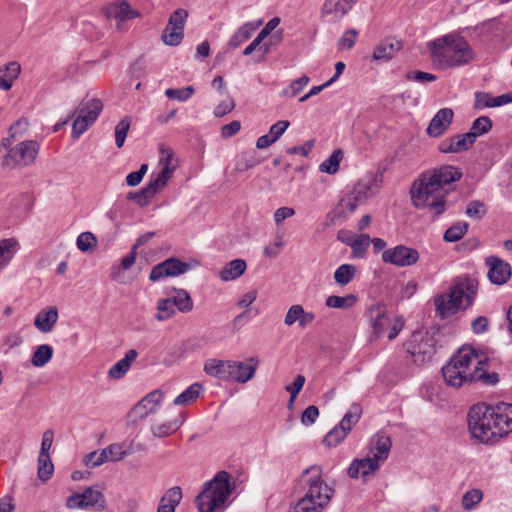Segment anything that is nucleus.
<instances>
[{
	"instance_id": "obj_37",
	"label": "nucleus",
	"mask_w": 512,
	"mask_h": 512,
	"mask_svg": "<svg viewBox=\"0 0 512 512\" xmlns=\"http://www.w3.org/2000/svg\"><path fill=\"white\" fill-rule=\"evenodd\" d=\"M376 184V179L371 176L370 179H361L357 182V184L354 186V189L352 191L351 196L355 198L357 201L362 203L366 198L369 197V194L371 195L374 193L372 191L373 185Z\"/></svg>"
},
{
	"instance_id": "obj_9",
	"label": "nucleus",
	"mask_w": 512,
	"mask_h": 512,
	"mask_svg": "<svg viewBox=\"0 0 512 512\" xmlns=\"http://www.w3.org/2000/svg\"><path fill=\"white\" fill-rule=\"evenodd\" d=\"M405 348L416 364L430 361L436 352L433 337L423 332H414L405 343Z\"/></svg>"
},
{
	"instance_id": "obj_61",
	"label": "nucleus",
	"mask_w": 512,
	"mask_h": 512,
	"mask_svg": "<svg viewBox=\"0 0 512 512\" xmlns=\"http://www.w3.org/2000/svg\"><path fill=\"white\" fill-rule=\"evenodd\" d=\"M153 197L147 191L145 187L141 188L137 192H129L127 194V200L137 203L140 207L147 206Z\"/></svg>"
},
{
	"instance_id": "obj_15",
	"label": "nucleus",
	"mask_w": 512,
	"mask_h": 512,
	"mask_svg": "<svg viewBox=\"0 0 512 512\" xmlns=\"http://www.w3.org/2000/svg\"><path fill=\"white\" fill-rule=\"evenodd\" d=\"M190 269L191 265L189 263L181 261L178 258L170 257L152 268L149 279L155 282L164 277H174L184 274Z\"/></svg>"
},
{
	"instance_id": "obj_31",
	"label": "nucleus",
	"mask_w": 512,
	"mask_h": 512,
	"mask_svg": "<svg viewBox=\"0 0 512 512\" xmlns=\"http://www.w3.org/2000/svg\"><path fill=\"white\" fill-rule=\"evenodd\" d=\"M247 264L244 259H235L227 263L219 273V278L224 281H232L239 278L246 271Z\"/></svg>"
},
{
	"instance_id": "obj_6",
	"label": "nucleus",
	"mask_w": 512,
	"mask_h": 512,
	"mask_svg": "<svg viewBox=\"0 0 512 512\" xmlns=\"http://www.w3.org/2000/svg\"><path fill=\"white\" fill-rule=\"evenodd\" d=\"M477 288L478 283L474 279L459 280L448 295H440L435 299L436 311L442 318H445L459 309H466L473 304Z\"/></svg>"
},
{
	"instance_id": "obj_22",
	"label": "nucleus",
	"mask_w": 512,
	"mask_h": 512,
	"mask_svg": "<svg viewBox=\"0 0 512 512\" xmlns=\"http://www.w3.org/2000/svg\"><path fill=\"white\" fill-rule=\"evenodd\" d=\"M454 112L451 108L440 109L431 119L426 133L433 138L443 135L453 121Z\"/></svg>"
},
{
	"instance_id": "obj_45",
	"label": "nucleus",
	"mask_w": 512,
	"mask_h": 512,
	"mask_svg": "<svg viewBox=\"0 0 512 512\" xmlns=\"http://www.w3.org/2000/svg\"><path fill=\"white\" fill-rule=\"evenodd\" d=\"M492 129V121L488 116H480L476 118L468 133L474 134L472 138L475 142L478 136L488 133Z\"/></svg>"
},
{
	"instance_id": "obj_58",
	"label": "nucleus",
	"mask_w": 512,
	"mask_h": 512,
	"mask_svg": "<svg viewBox=\"0 0 512 512\" xmlns=\"http://www.w3.org/2000/svg\"><path fill=\"white\" fill-rule=\"evenodd\" d=\"M97 244L95 235L91 232H83L77 237V248L82 252L93 249Z\"/></svg>"
},
{
	"instance_id": "obj_26",
	"label": "nucleus",
	"mask_w": 512,
	"mask_h": 512,
	"mask_svg": "<svg viewBox=\"0 0 512 512\" xmlns=\"http://www.w3.org/2000/svg\"><path fill=\"white\" fill-rule=\"evenodd\" d=\"M230 360L208 359L204 364V372L222 381H230Z\"/></svg>"
},
{
	"instance_id": "obj_63",
	"label": "nucleus",
	"mask_w": 512,
	"mask_h": 512,
	"mask_svg": "<svg viewBox=\"0 0 512 512\" xmlns=\"http://www.w3.org/2000/svg\"><path fill=\"white\" fill-rule=\"evenodd\" d=\"M107 461H108L107 455H106L104 449H102L101 451L91 452V453L87 454L85 457L86 465L91 468L98 467Z\"/></svg>"
},
{
	"instance_id": "obj_55",
	"label": "nucleus",
	"mask_w": 512,
	"mask_h": 512,
	"mask_svg": "<svg viewBox=\"0 0 512 512\" xmlns=\"http://www.w3.org/2000/svg\"><path fill=\"white\" fill-rule=\"evenodd\" d=\"M473 137L474 134L472 133L458 134L451 137L455 152L459 153L462 151H467L470 147H472V145L475 143L472 139Z\"/></svg>"
},
{
	"instance_id": "obj_28",
	"label": "nucleus",
	"mask_w": 512,
	"mask_h": 512,
	"mask_svg": "<svg viewBox=\"0 0 512 512\" xmlns=\"http://www.w3.org/2000/svg\"><path fill=\"white\" fill-rule=\"evenodd\" d=\"M138 356V352L135 349H130L126 352L124 358L117 361L108 371V377L111 379H121L129 371L132 362Z\"/></svg>"
},
{
	"instance_id": "obj_5",
	"label": "nucleus",
	"mask_w": 512,
	"mask_h": 512,
	"mask_svg": "<svg viewBox=\"0 0 512 512\" xmlns=\"http://www.w3.org/2000/svg\"><path fill=\"white\" fill-rule=\"evenodd\" d=\"M230 479V474L222 470L217 472L213 479L204 483L201 493L195 500L199 512H217L225 508L233 490Z\"/></svg>"
},
{
	"instance_id": "obj_14",
	"label": "nucleus",
	"mask_w": 512,
	"mask_h": 512,
	"mask_svg": "<svg viewBox=\"0 0 512 512\" xmlns=\"http://www.w3.org/2000/svg\"><path fill=\"white\" fill-rule=\"evenodd\" d=\"M419 260V252L405 245L388 248L382 253V261L397 267H409Z\"/></svg>"
},
{
	"instance_id": "obj_47",
	"label": "nucleus",
	"mask_w": 512,
	"mask_h": 512,
	"mask_svg": "<svg viewBox=\"0 0 512 512\" xmlns=\"http://www.w3.org/2000/svg\"><path fill=\"white\" fill-rule=\"evenodd\" d=\"M356 274V267L352 264L340 265L335 273L334 279L340 285H346L351 282Z\"/></svg>"
},
{
	"instance_id": "obj_50",
	"label": "nucleus",
	"mask_w": 512,
	"mask_h": 512,
	"mask_svg": "<svg viewBox=\"0 0 512 512\" xmlns=\"http://www.w3.org/2000/svg\"><path fill=\"white\" fill-rule=\"evenodd\" d=\"M180 426L181 423H177V421H168L162 424L151 426V433L155 437L163 438L173 434L179 429Z\"/></svg>"
},
{
	"instance_id": "obj_51",
	"label": "nucleus",
	"mask_w": 512,
	"mask_h": 512,
	"mask_svg": "<svg viewBox=\"0 0 512 512\" xmlns=\"http://www.w3.org/2000/svg\"><path fill=\"white\" fill-rule=\"evenodd\" d=\"M195 92L193 86H186L183 88H168L165 91V96L168 99L177 100L180 102L187 101Z\"/></svg>"
},
{
	"instance_id": "obj_19",
	"label": "nucleus",
	"mask_w": 512,
	"mask_h": 512,
	"mask_svg": "<svg viewBox=\"0 0 512 512\" xmlns=\"http://www.w3.org/2000/svg\"><path fill=\"white\" fill-rule=\"evenodd\" d=\"M382 463L376 460L375 458L367 455L361 459H354L348 468V476L352 479H358L362 477L366 479L369 476L375 474L381 467Z\"/></svg>"
},
{
	"instance_id": "obj_4",
	"label": "nucleus",
	"mask_w": 512,
	"mask_h": 512,
	"mask_svg": "<svg viewBox=\"0 0 512 512\" xmlns=\"http://www.w3.org/2000/svg\"><path fill=\"white\" fill-rule=\"evenodd\" d=\"M447 367L461 371V374L471 378V382H482L485 385H496L499 375L496 372H487L488 360L484 355H479L472 347H462L451 356Z\"/></svg>"
},
{
	"instance_id": "obj_41",
	"label": "nucleus",
	"mask_w": 512,
	"mask_h": 512,
	"mask_svg": "<svg viewBox=\"0 0 512 512\" xmlns=\"http://www.w3.org/2000/svg\"><path fill=\"white\" fill-rule=\"evenodd\" d=\"M343 158V152L341 149H336L332 152V154L323 161L320 166L319 170L321 172H325L328 174H335L339 170L340 162Z\"/></svg>"
},
{
	"instance_id": "obj_53",
	"label": "nucleus",
	"mask_w": 512,
	"mask_h": 512,
	"mask_svg": "<svg viewBox=\"0 0 512 512\" xmlns=\"http://www.w3.org/2000/svg\"><path fill=\"white\" fill-rule=\"evenodd\" d=\"M130 125H131V119L128 116L124 117L116 125V127H115V144L118 148H121L124 145Z\"/></svg>"
},
{
	"instance_id": "obj_21",
	"label": "nucleus",
	"mask_w": 512,
	"mask_h": 512,
	"mask_svg": "<svg viewBox=\"0 0 512 512\" xmlns=\"http://www.w3.org/2000/svg\"><path fill=\"white\" fill-rule=\"evenodd\" d=\"M391 446L390 436L384 431H379L370 439L368 455L383 464L390 454Z\"/></svg>"
},
{
	"instance_id": "obj_25",
	"label": "nucleus",
	"mask_w": 512,
	"mask_h": 512,
	"mask_svg": "<svg viewBox=\"0 0 512 512\" xmlns=\"http://www.w3.org/2000/svg\"><path fill=\"white\" fill-rule=\"evenodd\" d=\"M161 400L162 393L155 390L139 401L132 409V413H134L138 418L143 419L147 415L156 411V406L161 402Z\"/></svg>"
},
{
	"instance_id": "obj_30",
	"label": "nucleus",
	"mask_w": 512,
	"mask_h": 512,
	"mask_svg": "<svg viewBox=\"0 0 512 512\" xmlns=\"http://www.w3.org/2000/svg\"><path fill=\"white\" fill-rule=\"evenodd\" d=\"M262 25V21L247 22L243 24L230 38L229 46L233 49L238 48L245 41L249 40L252 34Z\"/></svg>"
},
{
	"instance_id": "obj_3",
	"label": "nucleus",
	"mask_w": 512,
	"mask_h": 512,
	"mask_svg": "<svg viewBox=\"0 0 512 512\" xmlns=\"http://www.w3.org/2000/svg\"><path fill=\"white\" fill-rule=\"evenodd\" d=\"M427 48L432 63L442 70L467 65L475 56L468 41L456 33H449L429 41Z\"/></svg>"
},
{
	"instance_id": "obj_62",
	"label": "nucleus",
	"mask_w": 512,
	"mask_h": 512,
	"mask_svg": "<svg viewBox=\"0 0 512 512\" xmlns=\"http://www.w3.org/2000/svg\"><path fill=\"white\" fill-rule=\"evenodd\" d=\"M493 107H495L494 97H492L489 93L477 92L475 94L474 108L476 110H481L483 108H493Z\"/></svg>"
},
{
	"instance_id": "obj_39",
	"label": "nucleus",
	"mask_w": 512,
	"mask_h": 512,
	"mask_svg": "<svg viewBox=\"0 0 512 512\" xmlns=\"http://www.w3.org/2000/svg\"><path fill=\"white\" fill-rule=\"evenodd\" d=\"M53 356V348L48 344H42L37 347L32 355V365L35 367H43Z\"/></svg>"
},
{
	"instance_id": "obj_52",
	"label": "nucleus",
	"mask_w": 512,
	"mask_h": 512,
	"mask_svg": "<svg viewBox=\"0 0 512 512\" xmlns=\"http://www.w3.org/2000/svg\"><path fill=\"white\" fill-rule=\"evenodd\" d=\"M104 451L107 455V460L111 462L120 461L131 453L130 451L125 450L124 445L121 443L110 444L104 448Z\"/></svg>"
},
{
	"instance_id": "obj_38",
	"label": "nucleus",
	"mask_w": 512,
	"mask_h": 512,
	"mask_svg": "<svg viewBox=\"0 0 512 512\" xmlns=\"http://www.w3.org/2000/svg\"><path fill=\"white\" fill-rule=\"evenodd\" d=\"M113 16L119 21L131 20L138 17V11L132 9L127 1H120L113 6Z\"/></svg>"
},
{
	"instance_id": "obj_27",
	"label": "nucleus",
	"mask_w": 512,
	"mask_h": 512,
	"mask_svg": "<svg viewBox=\"0 0 512 512\" xmlns=\"http://www.w3.org/2000/svg\"><path fill=\"white\" fill-rule=\"evenodd\" d=\"M58 320V310L50 307L47 310L38 312L34 319V326L42 333H49L53 330Z\"/></svg>"
},
{
	"instance_id": "obj_1",
	"label": "nucleus",
	"mask_w": 512,
	"mask_h": 512,
	"mask_svg": "<svg viewBox=\"0 0 512 512\" xmlns=\"http://www.w3.org/2000/svg\"><path fill=\"white\" fill-rule=\"evenodd\" d=\"M462 172L451 165H443L422 173L414 180L410 195L413 205L419 209H427L433 217H439L446 210L444 187L461 179Z\"/></svg>"
},
{
	"instance_id": "obj_57",
	"label": "nucleus",
	"mask_w": 512,
	"mask_h": 512,
	"mask_svg": "<svg viewBox=\"0 0 512 512\" xmlns=\"http://www.w3.org/2000/svg\"><path fill=\"white\" fill-rule=\"evenodd\" d=\"M160 153H161V157H160L159 164L161 166V169H167L169 171V175L172 176V174L175 170V166L172 163L173 157H174L173 150L169 147H165L164 145H161Z\"/></svg>"
},
{
	"instance_id": "obj_49",
	"label": "nucleus",
	"mask_w": 512,
	"mask_h": 512,
	"mask_svg": "<svg viewBox=\"0 0 512 512\" xmlns=\"http://www.w3.org/2000/svg\"><path fill=\"white\" fill-rule=\"evenodd\" d=\"M174 307L175 306L173 304L171 297L160 299L157 304L158 312L155 315V318L158 321H164V320L170 319L175 314Z\"/></svg>"
},
{
	"instance_id": "obj_35",
	"label": "nucleus",
	"mask_w": 512,
	"mask_h": 512,
	"mask_svg": "<svg viewBox=\"0 0 512 512\" xmlns=\"http://www.w3.org/2000/svg\"><path fill=\"white\" fill-rule=\"evenodd\" d=\"M174 295L171 297L174 306L181 313H188L193 309V300L190 294L184 289L173 288Z\"/></svg>"
},
{
	"instance_id": "obj_54",
	"label": "nucleus",
	"mask_w": 512,
	"mask_h": 512,
	"mask_svg": "<svg viewBox=\"0 0 512 512\" xmlns=\"http://www.w3.org/2000/svg\"><path fill=\"white\" fill-rule=\"evenodd\" d=\"M483 498V492L480 489H471L464 493L462 497V506L465 510H472Z\"/></svg>"
},
{
	"instance_id": "obj_10",
	"label": "nucleus",
	"mask_w": 512,
	"mask_h": 512,
	"mask_svg": "<svg viewBox=\"0 0 512 512\" xmlns=\"http://www.w3.org/2000/svg\"><path fill=\"white\" fill-rule=\"evenodd\" d=\"M66 507L72 510L92 508L96 511H103L106 508V499L97 486H90L82 493L75 492L70 495L66 499Z\"/></svg>"
},
{
	"instance_id": "obj_8",
	"label": "nucleus",
	"mask_w": 512,
	"mask_h": 512,
	"mask_svg": "<svg viewBox=\"0 0 512 512\" xmlns=\"http://www.w3.org/2000/svg\"><path fill=\"white\" fill-rule=\"evenodd\" d=\"M39 152V144L33 140L22 141L8 149L2 157L1 165L4 169H19L32 164Z\"/></svg>"
},
{
	"instance_id": "obj_16",
	"label": "nucleus",
	"mask_w": 512,
	"mask_h": 512,
	"mask_svg": "<svg viewBox=\"0 0 512 512\" xmlns=\"http://www.w3.org/2000/svg\"><path fill=\"white\" fill-rule=\"evenodd\" d=\"M493 428L495 442L512 432V404L500 403L493 407Z\"/></svg>"
},
{
	"instance_id": "obj_48",
	"label": "nucleus",
	"mask_w": 512,
	"mask_h": 512,
	"mask_svg": "<svg viewBox=\"0 0 512 512\" xmlns=\"http://www.w3.org/2000/svg\"><path fill=\"white\" fill-rule=\"evenodd\" d=\"M53 472L54 465L50 456H38V478L43 482H47L52 477Z\"/></svg>"
},
{
	"instance_id": "obj_29",
	"label": "nucleus",
	"mask_w": 512,
	"mask_h": 512,
	"mask_svg": "<svg viewBox=\"0 0 512 512\" xmlns=\"http://www.w3.org/2000/svg\"><path fill=\"white\" fill-rule=\"evenodd\" d=\"M21 66L16 61H11L0 68V89L10 90L13 82L19 77Z\"/></svg>"
},
{
	"instance_id": "obj_59",
	"label": "nucleus",
	"mask_w": 512,
	"mask_h": 512,
	"mask_svg": "<svg viewBox=\"0 0 512 512\" xmlns=\"http://www.w3.org/2000/svg\"><path fill=\"white\" fill-rule=\"evenodd\" d=\"M358 31L354 28L346 30L338 41L340 50H350L356 43Z\"/></svg>"
},
{
	"instance_id": "obj_2",
	"label": "nucleus",
	"mask_w": 512,
	"mask_h": 512,
	"mask_svg": "<svg viewBox=\"0 0 512 512\" xmlns=\"http://www.w3.org/2000/svg\"><path fill=\"white\" fill-rule=\"evenodd\" d=\"M303 495L293 506V512H322L330 503L334 489L323 480V468L311 465L299 477Z\"/></svg>"
},
{
	"instance_id": "obj_40",
	"label": "nucleus",
	"mask_w": 512,
	"mask_h": 512,
	"mask_svg": "<svg viewBox=\"0 0 512 512\" xmlns=\"http://www.w3.org/2000/svg\"><path fill=\"white\" fill-rule=\"evenodd\" d=\"M371 243V238L368 234H360L348 245L352 249V256L354 258H363Z\"/></svg>"
},
{
	"instance_id": "obj_20",
	"label": "nucleus",
	"mask_w": 512,
	"mask_h": 512,
	"mask_svg": "<svg viewBox=\"0 0 512 512\" xmlns=\"http://www.w3.org/2000/svg\"><path fill=\"white\" fill-rule=\"evenodd\" d=\"M258 360L250 357L246 362L230 360V381L246 383L251 380L256 372Z\"/></svg>"
},
{
	"instance_id": "obj_33",
	"label": "nucleus",
	"mask_w": 512,
	"mask_h": 512,
	"mask_svg": "<svg viewBox=\"0 0 512 512\" xmlns=\"http://www.w3.org/2000/svg\"><path fill=\"white\" fill-rule=\"evenodd\" d=\"M19 248V242L15 238H5L0 240V269L5 267L11 261Z\"/></svg>"
},
{
	"instance_id": "obj_46",
	"label": "nucleus",
	"mask_w": 512,
	"mask_h": 512,
	"mask_svg": "<svg viewBox=\"0 0 512 512\" xmlns=\"http://www.w3.org/2000/svg\"><path fill=\"white\" fill-rule=\"evenodd\" d=\"M357 301V297L349 294L345 297L331 295L326 299V306L330 308L347 309L352 307Z\"/></svg>"
},
{
	"instance_id": "obj_56",
	"label": "nucleus",
	"mask_w": 512,
	"mask_h": 512,
	"mask_svg": "<svg viewBox=\"0 0 512 512\" xmlns=\"http://www.w3.org/2000/svg\"><path fill=\"white\" fill-rule=\"evenodd\" d=\"M309 81H310L309 77L306 75H303V76L299 77L298 79L292 81L291 84L282 91L281 95L295 97L303 90V88L305 86L308 85Z\"/></svg>"
},
{
	"instance_id": "obj_36",
	"label": "nucleus",
	"mask_w": 512,
	"mask_h": 512,
	"mask_svg": "<svg viewBox=\"0 0 512 512\" xmlns=\"http://www.w3.org/2000/svg\"><path fill=\"white\" fill-rule=\"evenodd\" d=\"M171 177L172 176L169 175V171L167 169H161L157 174H152L151 179L145 188L150 195L154 197L160 189L166 186Z\"/></svg>"
},
{
	"instance_id": "obj_17",
	"label": "nucleus",
	"mask_w": 512,
	"mask_h": 512,
	"mask_svg": "<svg viewBox=\"0 0 512 512\" xmlns=\"http://www.w3.org/2000/svg\"><path fill=\"white\" fill-rule=\"evenodd\" d=\"M358 0H325L321 7V17L329 23H337L343 19Z\"/></svg>"
},
{
	"instance_id": "obj_11",
	"label": "nucleus",
	"mask_w": 512,
	"mask_h": 512,
	"mask_svg": "<svg viewBox=\"0 0 512 512\" xmlns=\"http://www.w3.org/2000/svg\"><path fill=\"white\" fill-rule=\"evenodd\" d=\"M103 109V104L99 99H91L82 102L77 108L78 116L72 125V137L79 138L94 122Z\"/></svg>"
},
{
	"instance_id": "obj_12",
	"label": "nucleus",
	"mask_w": 512,
	"mask_h": 512,
	"mask_svg": "<svg viewBox=\"0 0 512 512\" xmlns=\"http://www.w3.org/2000/svg\"><path fill=\"white\" fill-rule=\"evenodd\" d=\"M361 418V408L353 405L345 413L342 420L331 429L324 437L323 443L327 447H336L339 445L351 431L352 427L358 423Z\"/></svg>"
},
{
	"instance_id": "obj_60",
	"label": "nucleus",
	"mask_w": 512,
	"mask_h": 512,
	"mask_svg": "<svg viewBox=\"0 0 512 512\" xmlns=\"http://www.w3.org/2000/svg\"><path fill=\"white\" fill-rule=\"evenodd\" d=\"M466 215L473 219H482L486 214L485 204L479 200L471 201L465 211Z\"/></svg>"
},
{
	"instance_id": "obj_18",
	"label": "nucleus",
	"mask_w": 512,
	"mask_h": 512,
	"mask_svg": "<svg viewBox=\"0 0 512 512\" xmlns=\"http://www.w3.org/2000/svg\"><path fill=\"white\" fill-rule=\"evenodd\" d=\"M485 264L488 267L487 277L492 284L500 286L508 282L512 275V267L508 262L492 255L485 259Z\"/></svg>"
},
{
	"instance_id": "obj_7",
	"label": "nucleus",
	"mask_w": 512,
	"mask_h": 512,
	"mask_svg": "<svg viewBox=\"0 0 512 512\" xmlns=\"http://www.w3.org/2000/svg\"><path fill=\"white\" fill-rule=\"evenodd\" d=\"M493 407L485 403L473 405L467 414L468 429L473 439L482 444H494Z\"/></svg>"
},
{
	"instance_id": "obj_34",
	"label": "nucleus",
	"mask_w": 512,
	"mask_h": 512,
	"mask_svg": "<svg viewBox=\"0 0 512 512\" xmlns=\"http://www.w3.org/2000/svg\"><path fill=\"white\" fill-rule=\"evenodd\" d=\"M442 374L445 383L453 388H460L464 385L472 384L471 378H467V375H462L461 371H456L454 368L443 366Z\"/></svg>"
},
{
	"instance_id": "obj_24",
	"label": "nucleus",
	"mask_w": 512,
	"mask_h": 512,
	"mask_svg": "<svg viewBox=\"0 0 512 512\" xmlns=\"http://www.w3.org/2000/svg\"><path fill=\"white\" fill-rule=\"evenodd\" d=\"M401 48V41L395 38H386L375 47L372 58L375 61H388L392 59Z\"/></svg>"
},
{
	"instance_id": "obj_32",
	"label": "nucleus",
	"mask_w": 512,
	"mask_h": 512,
	"mask_svg": "<svg viewBox=\"0 0 512 512\" xmlns=\"http://www.w3.org/2000/svg\"><path fill=\"white\" fill-rule=\"evenodd\" d=\"M182 499V490L175 486L170 488L161 498L157 512H175L176 506Z\"/></svg>"
},
{
	"instance_id": "obj_43",
	"label": "nucleus",
	"mask_w": 512,
	"mask_h": 512,
	"mask_svg": "<svg viewBox=\"0 0 512 512\" xmlns=\"http://www.w3.org/2000/svg\"><path fill=\"white\" fill-rule=\"evenodd\" d=\"M202 386L199 383H194L180 393L173 401L174 405H185L196 400L200 395Z\"/></svg>"
},
{
	"instance_id": "obj_42",
	"label": "nucleus",
	"mask_w": 512,
	"mask_h": 512,
	"mask_svg": "<svg viewBox=\"0 0 512 512\" xmlns=\"http://www.w3.org/2000/svg\"><path fill=\"white\" fill-rule=\"evenodd\" d=\"M359 204L361 203L351 195L343 197L333 211L334 217H346L347 214L353 213Z\"/></svg>"
},
{
	"instance_id": "obj_44",
	"label": "nucleus",
	"mask_w": 512,
	"mask_h": 512,
	"mask_svg": "<svg viewBox=\"0 0 512 512\" xmlns=\"http://www.w3.org/2000/svg\"><path fill=\"white\" fill-rule=\"evenodd\" d=\"M469 224L467 222H457L450 226L444 233L443 239L446 242L459 241L468 231Z\"/></svg>"
},
{
	"instance_id": "obj_23",
	"label": "nucleus",
	"mask_w": 512,
	"mask_h": 512,
	"mask_svg": "<svg viewBox=\"0 0 512 512\" xmlns=\"http://www.w3.org/2000/svg\"><path fill=\"white\" fill-rule=\"evenodd\" d=\"M368 317L372 323L373 332L377 337L384 334L386 328L391 324L387 316L386 307L382 304H376L368 309Z\"/></svg>"
},
{
	"instance_id": "obj_64",
	"label": "nucleus",
	"mask_w": 512,
	"mask_h": 512,
	"mask_svg": "<svg viewBox=\"0 0 512 512\" xmlns=\"http://www.w3.org/2000/svg\"><path fill=\"white\" fill-rule=\"evenodd\" d=\"M147 170H148V165L144 163L140 166L139 170L129 173L126 176L127 185L130 187H135L138 184H140L143 177L145 176Z\"/></svg>"
},
{
	"instance_id": "obj_13",
	"label": "nucleus",
	"mask_w": 512,
	"mask_h": 512,
	"mask_svg": "<svg viewBox=\"0 0 512 512\" xmlns=\"http://www.w3.org/2000/svg\"><path fill=\"white\" fill-rule=\"evenodd\" d=\"M188 12L179 8L175 10L169 17L166 28L163 30L161 39L169 46H178L184 37V26Z\"/></svg>"
}]
</instances>
